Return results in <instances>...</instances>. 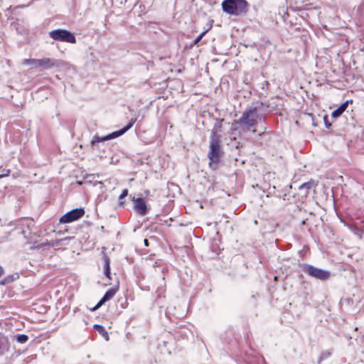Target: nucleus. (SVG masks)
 I'll return each mask as SVG.
<instances>
[{"label":"nucleus","mask_w":364,"mask_h":364,"mask_svg":"<svg viewBox=\"0 0 364 364\" xmlns=\"http://www.w3.org/2000/svg\"><path fill=\"white\" fill-rule=\"evenodd\" d=\"M314 184H315L314 181L311 179L309 181L305 182V183H302L301 185H300L299 187V189L300 191L305 189L306 191V192H308L309 190H310L314 186Z\"/></svg>","instance_id":"19"},{"label":"nucleus","mask_w":364,"mask_h":364,"mask_svg":"<svg viewBox=\"0 0 364 364\" xmlns=\"http://www.w3.org/2000/svg\"><path fill=\"white\" fill-rule=\"evenodd\" d=\"M144 244L146 246L148 245V240L146 239L144 240Z\"/></svg>","instance_id":"30"},{"label":"nucleus","mask_w":364,"mask_h":364,"mask_svg":"<svg viewBox=\"0 0 364 364\" xmlns=\"http://www.w3.org/2000/svg\"><path fill=\"white\" fill-rule=\"evenodd\" d=\"M331 355V352L329 351H323L318 358V363H321L322 360L328 358Z\"/></svg>","instance_id":"23"},{"label":"nucleus","mask_w":364,"mask_h":364,"mask_svg":"<svg viewBox=\"0 0 364 364\" xmlns=\"http://www.w3.org/2000/svg\"><path fill=\"white\" fill-rule=\"evenodd\" d=\"M93 329L95 331L98 332L102 337H104V338L107 341H108L109 340V334H108L107 331H106L105 328L102 325L95 324L93 326Z\"/></svg>","instance_id":"16"},{"label":"nucleus","mask_w":364,"mask_h":364,"mask_svg":"<svg viewBox=\"0 0 364 364\" xmlns=\"http://www.w3.org/2000/svg\"><path fill=\"white\" fill-rule=\"evenodd\" d=\"M3 178V175H0V179Z\"/></svg>","instance_id":"35"},{"label":"nucleus","mask_w":364,"mask_h":364,"mask_svg":"<svg viewBox=\"0 0 364 364\" xmlns=\"http://www.w3.org/2000/svg\"><path fill=\"white\" fill-rule=\"evenodd\" d=\"M223 119H217L216 122L214 124L213 129L211 130L210 137V139H220V136L218 134V132L222 131L223 122Z\"/></svg>","instance_id":"13"},{"label":"nucleus","mask_w":364,"mask_h":364,"mask_svg":"<svg viewBox=\"0 0 364 364\" xmlns=\"http://www.w3.org/2000/svg\"><path fill=\"white\" fill-rule=\"evenodd\" d=\"M301 267L302 271L309 277L322 282L328 280L331 276L330 271L318 268L307 263L301 264Z\"/></svg>","instance_id":"3"},{"label":"nucleus","mask_w":364,"mask_h":364,"mask_svg":"<svg viewBox=\"0 0 364 364\" xmlns=\"http://www.w3.org/2000/svg\"><path fill=\"white\" fill-rule=\"evenodd\" d=\"M30 4H31V2H29V4H27V6H29Z\"/></svg>","instance_id":"32"},{"label":"nucleus","mask_w":364,"mask_h":364,"mask_svg":"<svg viewBox=\"0 0 364 364\" xmlns=\"http://www.w3.org/2000/svg\"><path fill=\"white\" fill-rule=\"evenodd\" d=\"M128 193H129L128 190L127 188H125L122 191L121 194L119 195L118 199H119V205L120 207H124V201L123 200V199L128 196Z\"/></svg>","instance_id":"21"},{"label":"nucleus","mask_w":364,"mask_h":364,"mask_svg":"<svg viewBox=\"0 0 364 364\" xmlns=\"http://www.w3.org/2000/svg\"><path fill=\"white\" fill-rule=\"evenodd\" d=\"M119 287H112L106 291L103 296L100 299V300L97 303V304L91 309L92 311H95L97 310L100 307H101L105 302L109 301L117 293Z\"/></svg>","instance_id":"9"},{"label":"nucleus","mask_w":364,"mask_h":364,"mask_svg":"<svg viewBox=\"0 0 364 364\" xmlns=\"http://www.w3.org/2000/svg\"><path fill=\"white\" fill-rule=\"evenodd\" d=\"M4 268L0 265V277L4 274Z\"/></svg>","instance_id":"28"},{"label":"nucleus","mask_w":364,"mask_h":364,"mask_svg":"<svg viewBox=\"0 0 364 364\" xmlns=\"http://www.w3.org/2000/svg\"><path fill=\"white\" fill-rule=\"evenodd\" d=\"M16 341L19 343H25L28 341V336L26 334H17L15 336Z\"/></svg>","instance_id":"22"},{"label":"nucleus","mask_w":364,"mask_h":364,"mask_svg":"<svg viewBox=\"0 0 364 364\" xmlns=\"http://www.w3.org/2000/svg\"><path fill=\"white\" fill-rule=\"evenodd\" d=\"M38 63L39 59L30 58L24 59L22 62V64L25 65H33L34 68H38Z\"/></svg>","instance_id":"20"},{"label":"nucleus","mask_w":364,"mask_h":364,"mask_svg":"<svg viewBox=\"0 0 364 364\" xmlns=\"http://www.w3.org/2000/svg\"><path fill=\"white\" fill-rule=\"evenodd\" d=\"M105 141H108L107 138H105V136H99L98 135H95L92 137V139L91 140V147L92 149H95L97 148V144L100 142H103Z\"/></svg>","instance_id":"18"},{"label":"nucleus","mask_w":364,"mask_h":364,"mask_svg":"<svg viewBox=\"0 0 364 364\" xmlns=\"http://www.w3.org/2000/svg\"><path fill=\"white\" fill-rule=\"evenodd\" d=\"M345 301L348 303V304H350V302H352V299H346Z\"/></svg>","instance_id":"29"},{"label":"nucleus","mask_w":364,"mask_h":364,"mask_svg":"<svg viewBox=\"0 0 364 364\" xmlns=\"http://www.w3.org/2000/svg\"><path fill=\"white\" fill-rule=\"evenodd\" d=\"M18 278H19V274L18 273H14V274L7 275L6 277H5L3 279H1L0 281V285L4 286L6 284H11L12 282H14Z\"/></svg>","instance_id":"15"},{"label":"nucleus","mask_w":364,"mask_h":364,"mask_svg":"<svg viewBox=\"0 0 364 364\" xmlns=\"http://www.w3.org/2000/svg\"><path fill=\"white\" fill-rule=\"evenodd\" d=\"M261 111L264 114L271 112L269 109V102H260L258 105L246 109L241 117L235 121V124L238 125L244 131H249L251 128L255 127L258 124V119L263 118L262 115L258 112Z\"/></svg>","instance_id":"1"},{"label":"nucleus","mask_w":364,"mask_h":364,"mask_svg":"<svg viewBox=\"0 0 364 364\" xmlns=\"http://www.w3.org/2000/svg\"><path fill=\"white\" fill-rule=\"evenodd\" d=\"M102 258L104 260V274L107 279H111L110 259L105 253H103Z\"/></svg>","instance_id":"14"},{"label":"nucleus","mask_w":364,"mask_h":364,"mask_svg":"<svg viewBox=\"0 0 364 364\" xmlns=\"http://www.w3.org/2000/svg\"><path fill=\"white\" fill-rule=\"evenodd\" d=\"M30 4H31V2H29V4H27V6H29Z\"/></svg>","instance_id":"33"},{"label":"nucleus","mask_w":364,"mask_h":364,"mask_svg":"<svg viewBox=\"0 0 364 364\" xmlns=\"http://www.w3.org/2000/svg\"><path fill=\"white\" fill-rule=\"evenodd\" d=\"M212 22L213 21H211V22L210 23L209 25H208V28L204 30L199 36H198L195 40L193 41V42L190 45V48H193V46L198 44L202 39V38L205 35V33L211 29L212 26H213V24H212Z\"/></svg>","instance_id":"17"},{"label":"nucleus","mask_w":364,"mask_h":364,"mask_svg":"<svg viewBox=\"0 0 364 364\" xmlns=\"http://www.w3.org/2000/svg\"><path fill=\"white\" fill-rule=\"evenodd\" d=\"M70 240L69 237H65V238L55 240L46 241V242H43V243L38 244L37 245H33L32 247V248L39 250L46 246L58 247L62 242H63L65 240Z\"/></svg>","instance_id":"12"},{"label":"nucleus","mask_w":364,"mask_h":364,"mask_svg":"<svg viewBox=\"0 0 364 364\" xmlns=\"http://www.w3.org/2000/svg\"><path fill=\"white\" fill-rule=\"evenodd\" d=\"M352 102V100H348L343 102L338 108L331 112V117L334 119L339 117L346 110L349 104Z\"/></svg>","instance_id":"11"},{"label":"nucleus","mask_w":364,"mask_h":364,"mask_svg":"<svg viewBox=\"0 0 364 364\" xmlns=\"http://www.w3.org/2000/svg\"><path fill=\"white\" fill-rule=\"evenodd\" d=\"M63 65V61L55 58H43L39 59L38 68L43 70H49L54 68H60Z\"/></svg>","instance_id":"7"},{"label":"nucleus","mask_w":364,"mask_h":364,"mask_svg":"<svg viewBox=\"0 0 364 364\" xmlns=\"http://www.w3.org/2000/svg\"><path fill=\"white\" fill-rule=\"evenodd\" d=\"M222 9L230 16H243L249 11V3L246 0H223Z\"/></svg>","instance_id":"2"},{"label":"nucleus","mask_w":364,"mask_h":364,"mask_svg":"<svg viewBox=\"0 0 364 364\" xmlns=\"http://www.w3.org/2000/svg\"><path fill=\"white\" fill-rule=\"evenodd\" d=\"M136 121V118L131 119L126 126H124L123 128H122L117 131H115L109 134H107L105 136V138H107L108 140H110V139H115L117 137L122 136V134H124L125 132H127L129 129H130L133 127V125L134 124Z\"/></svg>","instance_id":"10"},{"label":"nucleus","mask_w":364,"mask_h":364,"mask_svg":"<svg viewBox=\"0 0 364 364\" xmlns=\"http://www.w3.org/2000/svg\"><path fill=\"white\" fill-rule=\"evenodd\" d=\"M323 122H324L326 128L330 129L331 127V123L328 120V115L323 116Z\"/></svg>","instance_id":"25"},{"label":"nucleus","mask_w":364,"mask_h":364,"mask_svg":"<svg viewBox=\"0 0 364 364\" xmlns=\"http://www.w3.org/2000/svg\"><path fill=\"white\" fill-rule=\"evenodd\" d=\"M30 4H31V2H29V4H27V6H29Z\"/></svg>","instance_id":"34"},{"label":"nucleus","mask_w":364,"mask_h":364,"mask_svg":"<svg viewBox=\"0 0 364 364\" xmlns=\"http://www.w3.org/2000/svg\"><path fill=\"white\" fill-rule=\"evenodd\" d=\"M223 153L220 147V139H210V150L208 157L210 160L209 166L210 168H216L217 164L220 161V156Z\"/></svg>","instance_id":"4"},{"label":"nucleus","mask_w":364,"mask_h":364,"mask_svg":"<svg viewBox=\"0 0 364 364\" xmlns=\"http://www.w3.org/2000/svg\"><path fill=\"white\" fill-rule=\"evenodd\" d=\"M132 200L134 203V209L137 214L144 216L149 213V208L144 198L132 197Z\"/></svg>","instance_id":"8"},{"label":"nucleus","mask_w":364,"mask_h":364,"mask_svg":"<svg viewBox=\"0 0 364 364\" xmlns=\"http://www.w3.org/2000/svg\"><path fill=\"white\" fill-rule=\"evenodd\" d=\"M49 36L55 41L75 43L76 38L73 33L65 29H55L49 32Z\"/></svg>","instance_id":"5"},{"label":"nucleus","mask_w":364,"mask_h":364,"mask_svg":"<svg viewBox=\"0 0 364 364\" xmlns=\"http://www.w3.org/2000/svg\"><path fill=\"white\" fill-rule=\"evenodd\" d=\"M117 302L120 303V306H121L122 309L127 308V301L125 298L122 297V298L119 299Z\"/></svg>","instance_id":"24"},{"label":"nucleus","mask_w":364,"mask_h":364,"mask_svg":"<svg viewBox=\"0 0 364 364\" xmlns=\"http://www.w3.org/2000/svg\"><path fill=\"white\" fill-rule=\"evenodd\" d=\"M237 343H238V341H235L233 343H232L231 344V348H230V350H234L235 346L237 347Z\"/></svg>","instance_id":"27"},{"label":"nucleus","mask_w":364,"mask_h":364,"mask_svg":"<svg viewBox=\"0 0 364 364\" xmlns=\"http://www.w3.org/2000/svg\"><path fill=\"white\" fill-rule=\"evenodd\" d=\"M84 215L85 210L83 208H74L62 215L59 219V222L60 223H73L81 218Z\"/></svg>","instance_id":"6"},{"label":"nucleus","mask_w":364,"mask_h":364,"mask_svg":"<svg viewBox=\"0 0 364 364\" xmlns=\"http://www.w3.org/2000/svg\"><path fill=\"white\" fill-rule=\"evenodd\" d=\"M11 171L9 169H7L6 171H4L1 175H3V178L4 177H6V176H8L10 173Z\"/></svg>","instance_id":"26"},{"label":"nucleus","mask_w":364,"mask_h":364,"mask_svg":"<svg viewBox=\"0 0 364 364\" xmlns=\"http://www.w3.org/2000/svg\"><path fill=\"white\" fill-rule=\"evenodd\" d=\"M21 233L24 235H25V230H22Z\"/></svg>","instance_id":"31"}]
</instances>
